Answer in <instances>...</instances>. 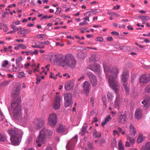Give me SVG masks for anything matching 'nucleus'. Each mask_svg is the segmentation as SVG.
Listing matches in <instances>:
<instances>
[{
  "instance_id": "6e6552de",
  "label": "nucleus",
  "mask_w": 150,
  "mask_h": 150,
  "mask_svg": "<svg viewBox=\"0 0 150 150\" xmlns=\"http://www.w3.org/2000/svg\"><path fill=\"white\" fill-rule=\"evenodd\" d=\"M47 138V137H45V136L39 134L36 140V142L38 144V146H40L42 144L45 143L46 142Z\"/></svg>"
},
{
  "instance_id": "f704fd0d",
  "label": "nucleus",
  "mask_w": 150,
  "mask_h": 150,
  "mask_svg": "<svg viewBox=\"0 0 150 150\" xmlns=\"http://www.w3.org/2000/svg\"><path fill=\"white\" fill-rule=\"evenodd\" d=\"M128 75L125 76L123 75L122 76V81L124 83H125L127 81V79L128 78Z\"/></svg>"
},
{
  "instance_id": "58836bf2",
  "label": "nucleus",
  "mask_w": 150,
  "mask_h": 150,
  "mask_svg": "<svg viewBox=\"0 0 150 150\" xmlns=\"http://www.w3.org/2000/svg\"><path fill=\"white\" fill-rule=\"evenodd\" d=\"M57 75L56 74L54 75V74L52 73H50V77L51 79H55L57 78Z\"/></svg>"
},
{
  "instance_id": "a878e982",
  "label": "nucleus",
  "mask_w": 150,
  "mask_h": 150,
  "mask_svg": "<svg viewBox=\"0 0 150 150\" xmlns=\"http://www.w3.org/2000/svg\"><path fill=\"white\" fill-rule=\"evenodd\" d=\"M150 150V142L147 143L145 145L143 146L141 150Z\"/></svg>"
},
{
  "instance_id": "6e6d98bb",
  "label": "nucleus",
  "mask_w": 150,
  "mask_h": 150,
  "mask_svg": "<svg viewBox=\"0 0 150 150\" xmlns=\"http://www.w3.org/2000/svg\"><path fill=\"white\" fill-rule=\"evenodd\" d=\"M42 72L40 73L41 74H44L45 75H46L47 74V73L46 72L44 71V68L43 67H42Z\"/></svg>"
},
{
  "instance_id": "09e8293b",
  "label": "nucleus",
  "mask_w": 150,
  "mask_h": 150,
  "mask_svg": "<svg viewBox=\"0 0 150 150\" xmlns=\"http://www.w3.org/2000/svg\"><path fill=\"white\" fill-rule=\"evenodd\" d=\"M0 116L1 117V120H0V121H2L4 119V116L3 115L2 112H0Z\"/></svg>"
},
{
  "instance_id": "393cba45",
  "label": "nucleus",
  "mask_w": 150,
  "mask_h": 150,
  "mask_svg": "<svg viewBox=\"0 0 150 150\" xmlns=\"http://www.w3.org/2000/svg\"><path fill=\"white\" fill-rule=\"evenodd\" d=\"M142 103L144 105V106L145 107L147 108L150 105V100L148 99L144 100L142 101Z\"/></svg>"
},
{
  "instance_id": "3c124183",
  "label": "nucleus",
  "mask_w": 150,
  "mask_h": 150,
  "mask_svg": "<svg viewBox=\"0 0 150 150\" xmlns=\"http://www.w3.org/2000/svg\"><path fill=\"white\" fill-rule=\"evenodd\" d=\"M12 48V47L11 46H9L8 47V51L10 52L11 53L13 52V50L11 49Z\"/></svg>"
},
{
  "instance_id": "864d4df0",
  "label": "nucleus",
  "mask_w": 150,
  "mask_h": 150,
  "mask_svg": "<svg viewBox=\"0 0 150 150\" xmlns=\"http://www.w3.org/2000/svg\"><path fill=\"white\" fill-rule=\"evenodd\" d=\"M81 21V19L80 18H76L75 19V22L76 23H78L79 22Z\"/></svg>"
},
{
  "instance_id": "37998d69",
  "label": "nucleus",
  "mask_w": 150,
  "mask_h": 150,
  "mask_svg": "<svg viewBox=\"0 0 150 150\" xmlns=\"http://www.w3.org/2000/svg\"><path fill=\"white\" fill-rule=\"evenodd\" d=\"M128 138L129 140L130 141L131 143L133 144L134 142L135 141V140H134V139L133 138H131L129 137H128Z\"/></svg>"
},
{
  "instance_id": "aec40b11",
  "label": "nucleus",
  "mask_w": 150,
  "mask_h": 150,
  "mask_svg": "<svg viewBox=\"0 0 150 150\" xmlns=\"http://www.w3.org/2000/svg\"><path fill=\"white\" fill-rule=\"evenodd\" d=\"M129 127L130 128L129 133L132 136H134L136 134V132L132 124H130Z\"/></svg>"
},
{
  "instance_id": "b1692460",
  "label": "nucleus",
  "mask_w": 150,
  "mask_h": 150,
  "mask_svg": "<svg viewBox=\"0 0 150 150\" xmlns=\"http://www.w3.org/2000/svg\"><path fill=\"white\" fill-rule=\"evenodd\" d=\"M145 139V137L142 134H139L137 139V142L138 143L142 142Z\"/></svg>"
},
{
  "instance_id": "a211bd4d",
  "label": "nucleus",
  "mask_w": 150,
  "mask_h": 150,
  "mask_svg": "<svg viewBox=\"0 0 150 150\" xmlns=\"http://www.w3.org/2000/svg\"><path fill=\"white\" fill-rule=\"evenodd\" d=\"M89 17V16H87L84 17L83 19V21L80 23L79 25L80 26H81L84 25H87L88 24V22L87 21H88V22H89L90 21Z\"/></svg>"
},
{
  "instance_id": "79ce46f5",
  "label": "nucleus",
  "mask_w": 150,
  "mask_h": 150,
  "mask_svg": "<svg viewBox=\"0 0 150 150\" xmlns=\"http://www.w3.org/2000/svg\"><path fill=\"white\" fill-rule=\"evenodd\" d=\"M3 27V30L4 32H6L8 31L9 29L6 25H4Z\"/></svg>"
},
{
  "instance_id": "338daca9",
  "label": "nucleus",
  "mask_w": 150,
  "mask_h": 150,
  "mask_svg": "<svg viewBox=\"0 0 150 150\" xmlns=\"http://www.w3.org/2000/svg\"><path fill=\"white\" fill-rule=\"evenodd\" d=\"M127 28L128 29L130 30H133V28L130 25H129L127 26Z\"/></svg>"
},
{
  "instance_id": "9d476101",
  "label": "nucleus",
  "mask_w": 150,
  "mask_h": 150,
  "mask_svg": "<svg viewBox=\"0 0 150 150\" xmlns=\"http://www.w3.org/2000/svg\"><path fill=\"white\" fill-rule=\"evenodd\" d=\"M52 134V132L49 131L46 129H42L40 132V134L42 136H45L47 137H49Z\"/></svg>"
},
{
  "instance_id": "de8ad7c7",
  "label": "nucleus",
  "mask_w": 150,
  "mask_h": 150,
  "mask_svg": "<svg viewBox=\"0 0 150 150\" xmlns=\"http://www.w3.org/2000/svg\"><path fill=\"white\" fill-rule=\"evenodd\" d=\"M38 51L37 50H34V52H31V54L32 55L33 54H35V55H37L38 54Z\"/></svg>"
},
{
  "instance_id": "72a5a7b5",
  "label": "nucleus",
  "mask_w": 150,
  "mask_h": 150,
  "mask_svg": "<svg viewBox=\"0 0 150 150\" xmlns=\"http://www.w3.org/2000/svg\"><path fill=\"white\" fill-rule=\"evenodd\" d=\"M118 147L120 150H124V147L122 145L121 141H120L118 142Z\"/></svg>"
},
{
  "instance_id": "c756f323",
  "label": "nucleus",
  "mask_w": 150,
  "mask_h": 150,
  "mask_svg": "<svg viewBox=\"0 0 150 150\" xmlns=\"http://www.w3.org/2000/svg\"><path fill=\"white\" fill-rule=\"evenodd\" d=\"M139 18L143 21H147L150 19V18L149 16H141Z\"/></svg>"
},
{
  "instance_id": "f257e3e1",
  "label": "nucleus",
  "mask_w": 150,
  "mask_h": 150,
  "mask_svg": "<svg viewBox=\"0 0 150 150\" xmlns=\"http://www.w3.org/2000/svg\"><path fill=\"white\" fill-rule=\"evenodd\" d=\"M105 71L108 77V81L110 87L114 88L118 85V82L116 79L118 69L116 68H105Z\"/></svg>"
},
{
  "instance_id": "2f4dec72",
  "label": "nucleus",
  "mask_w": 150,
  "mask_h": 150,
  "mask_svg": "<svg viewBox=\"0 0 150 150\" xmlns=\"http://www.w3.org/2000/svg\"><path fill=\"white\" fill-rule=\"evenodd\" d=\"M18 77L19 78H23L25 77L24 72L22 71L18 72Z\"/></svg>"
},
{
  "instance_id": "4c0bfd02",
  "label": "nucleus",
  "mask_w": 150,
  "mask_h": 150,
  "mask_svg": "<svg viewBox=\"0 0 150 150\" xmlns=\"http://www.w3.org/2000/svg\"><path fill=\"white\" fill-rule=\"evenodd\" d=\"M145 91L146 93H150V84L148 85L145 88Z\"/></svg>"
},
{
  "instance_id": "f8f14e48",
  "label": "nucleus",
  "mask_w": 150,
  "mask_h": 150,
  "mask_svg": "<svg viewBox=\"0 0 150 150\" xmlns=\"http://www.w3.org/2000/svg\"><path fill=\"white\" fill-rule=\"evenodd\" d=\"M58 133L66 134L68 132V128L63 125L60 126L57 129Z\"/></svg>"
},
{
  "instance_id": "0eeeda50",
  "label": "nucleus",
  "mask_w": 150,
  "mask_h": 150,
  "mask_svg": "<svg viewBox=\"0 0 150 150\" xmlns=\"http://www.w3.org/2000/svg\"><path fill=\"white\" fill-rule=\"evenodd\" d=\"M65 106L67 107L71 105L72 103V96L70 94H66L65 95Z\"/></svg>"
},
{
  "instance_id": "ddd939ff",
  "label": "nucleus",
  "mask_w": 150,
  "mask_h": 150,
  "mask_svg": "<svg viewBox=\"0 0 150 150\" xmlns=\"http://www.w3.org/2000/svg\"><path fill=\"white\" fill-rule=\"evenodd\" d=\"M90 84L87 81L84 82L83 85V90L84 93L87 95L89 92Z\"/></svg>"
},
{
  "instance_id": "680f3d73",
  "label": "nucleus",
  "mask_w": 150,
  "mask_h": 150,
  "mask_svg": "<svg viewBox=\"0 0 150 150\" xmlns=\"http://www.w3.org/2000/svg\"><path fill=\"white\" fill-rule=\"evenodd\" d=\"M16 40L18 42H23L24 41L23 39H16Z\"/></svg>"
},
{
  "instance_id": "a18cd8bd",
  "label": "nucleus",
  "mask_w": 150,
  "mask_h": 150,
  "mask_svg": "<svg viewBox=\"0 0 150 150\" xmlns=\"http://www.w3.org/2000/svg\"><path fill=\"white\" fill-rule=\"evenodd\" d=\"M96 40L98 41L101 42L103 40V39L102 37H99L96 38Z\"/></svg>"
},
{
  "instance_id": "20e7f679",
  "label": "nucleus",
  "mask_w": 150,
  "mask_h": 150,
  "mask_svg": "<svg viewBox=\"0 0 150 150\" xmlns=\"http://www.w3.org/2000/svg\"><path fill=\"white\" fill-rule=\"evenodd\" d=\"M57 117L55 113H52L49 116L47 123L51 126H55L57 122Z\"/></svg>"
},
{
  "instance_id": "dca6fc26",
  "label": "nucleus",
  "mask_w": 150,
  "mask_h": 150,
  "mask_svg": "<svg viewBox=\"0 0 150 150\" xmlns=\"http://www.w3.org/2000/svg\"><path fill=\"white\" fill-rule=\"evenodd\" d=\"M142 114L141 110L139 108L137 109L136 110L135 112V117L137 119H140L141 118Z\"/></svg>"
},
{
  "instance_id": "6ab92c4d",
  "label": "nucleus",
  "mask_w": 150,
  "mask_h": 150,
  "mask_svg": "<svg viewBox=\"0 0 150 150\" xmlns=\"http://www.w3.org/2000/svg\"><path fill=\"white\" fill-rule=\"evenodd\" d=\"M127 120V117L125 115H121L119 118V122L122 124L125 123Z\"/></svg>"
},
{
  "instance_id": "ea45409f",
  "label": "nucleus",
  "mask_w": 150,
  "mask_h": 150,
  "mask_svg": "<svg viewBox=\"0 0 150 150\" xmlns=\"http://www.w3.org/2000/svg\"><path fill=\"white\" fill-rule=\"evenodd\" d=\"M20 48L25 50L27 48V47L23 44H18Z\"/></svg>"
},
{
  "instance_id": "4be33fe9",
  "label": "nucleus",
  "mask_w": 150,
  "mask_h": 150,
  "mask_svg": "<svg viewBox=\"0 0 150 150\" xmlns=\"http://www.w3.org/2000/svg\"><path fill=\"white\" fill-rule=\"evenodd\" d=\"M44 125V121L43 120H41L37 122L35 124L36 128L39 129L40 128H42Z\"/></svg>"
},
{
  "instance_id": "8fccbe9b",
  "label": "nucleus",
  "mask_w": 150,
  "mask_h": 150,
  "mask_svg": "<svg viewBox=\"0 0 150 150\" xmlns=\"http://www.w3.org/2000/svg\"><path fill=\"white\" fill-rule=\"evenodd\" d=\"M37 37L38 38H44L45 37V36L43 34H39L38 35Z\"/></svg>"
},
{
  "instance_id": "f03ea898",
  "label": "nucleus",
  "mask_w": 150,
  "mask_h": 150,
  "mask_svg": "<svg viewBox=\"0 0 150 150\" xmlns=\"http://www.w3.org/2000/svg\"><path fill=\"white\" fill-rule=\"evenodd\" d=\"M8 132L11 135V139L12 144L14 145L18 144L19 141V138L21 137L23 132L13 128L8 130Z\"/></svg>"
},
{
  "instance_id": "5fc2aeb1",
  "label": "nucleus",
  "mask_w": 150,
  "mask_h": 150,
  "mask_svg": "<svg viewBox=\"0 0 150 150\" xmlns=\"http://www.w3.org/2000/svg\"><path fill=\"white\" fill-rule=\"evenodd\" d=\"M42 42L43 43V45L44 44L45 45H48L50 44V42L48 41H46Z\"/></svg>"
},
{
  "instance_id": "423d86ee",
  "label": "nucleus",
  "mask_w": 150,
  "mask_h": 150,
  "mask_svg": "<svg viewBox=\"0 0 150 150\" xmlns=\"http://www.w3.org/2000/svg\"><path fill=\"white\" fill-rule=\"evenodd\" d=\"M57 65L62 67H65L68 66V57H64L61 55Z\"/></svg>"
},
{
  "instance_id": "49530a36",
  "label": "nucleus",
  "mask_w": 150,
  "mask_h": 150,
  "mask_svg": "<svg viewBox=\"0 0 150 150\" xmlns=\"http://www.w3.org/2000/svg\"><path fill=\"white\" fill-rule=\"evenodd\" d=\"M21 22L19 21H13L12 22L13 24H15L16 25H18L20 24Z\"/></svg>"
},
{
  "instance_id": "5701e85b",
  "label": "nucleus",
  "mask_w": 150,
  "mask_h": 150,
  "mask_svg": "<svg viewBox=\"0 0 150 150\" xmlns=\"http://www.w3.org/2000/svg\"><path fill=\"white\" fill-rule=\"evenodd\" d=\"M31 30L30 29H26L25 28L21 29V30L18 32V33L19 34H24L26 33H28L31 31Z\"/></svg>"
},
{
  "instance_id": "bb28decb",
  "label": "nucleus",
  "mask_w": 150,
  "mask_h": 150,
  "mask_svg": "<svg viewBox=\"0 0 150 150\" xmlns=\"http://www.w3.org/2000/svg\"><path fill=\"white\" fill-rule=\"evenodd\" d=\"M111 119V117H110V116L109 115H108L105 118V121L102 122V126H104L107 122H108Z\"/></svg>"
},
{
  "instance_id": "f3484780",
  "label": "nucleus",
  "mask_w": 150,
  "mask_h": 150,
  "mask_svg": "<svg viewBox=\"0 0 150 150\" xmlns=\"http://www.w3.org/2000/svg\"><path fill=\"white\" fill-rule=\"evenodd\" d=\"M148 81L149 80L146 76L145 75H143L140 77L139 82L141 83H147Z\"/></svg>"
},
{
  "instance_id": "603ef678",
  "label": "nucleus",
  "mask_w": 150,
  "mask_h": 150,
  "mask_svg": "<svg viewBox=\"0 0 150 150\" xmlns=\"http://www.w3.org/2000/svg\"><path fill=\"white\" fill-rule=\"evenodd\" d=\"M128 47L127 46H123L121 47V49L124 51H126Z\"/></svg>"
},
{
  "instance_id": "052dcab7",
  "label": "nucleus",
  "mask_w": 150,
  "mask_h": 150,
  "mask_svg": "<svg viewBox=\"0 0 150 150\" xmlns=\"http://www.w3.org/2000/svg\"><path fill=\"white\" fill-rule=\"evenodd\" d=\"M120 7V6L119 5H117L116 6L113 7V9H118Z\"/></svg>"
},
{
  "instance_id": "7ed1b4c3",
  "label": "nucleus",
  "mask_w": 150,
  "mask_h": 150,
  "mask_svg": "<svg viewBox=\"0 0 150 150\" xmlns=\"http://www.w3.org/2000/svg\"><path fill=\"white\" fill-rule=\"evenodd\" d=\"M21 101V98L19 97H16L13 99V102L11 104L12 106L15 107L13 111V115L16 119L19 118L21 115V108L20 104Z\"/></svg>"
},
{
  "instance_id": "bf43d9fd",
  "label": "nucleus",
  "mask_w": 150,
  "mask_h": 150,
  "mask_svg": "<svg viewBox=\"0 0 150 150\" xmlns=\"http://www.w3.org/2000/svg\"><path fill=\"white\" fill-rule=\"evenodd\" d=\"M50 66V64H47V65H46L45 67V68L47 69V71H49V67Z\"/></svg>"
},
{
  "instance_id": "9b49d317",
  "label": "nucleus",
  "mask_w": 150,
  "mask_h": 150,
  "mask_svg": "<svg viewBox=\"0 0 150 150\" xmlns=\"http://www.w3.org/2000/svg\"><path fill=\"white\" fill-rule=\"evenodd\" d=\"M68 66L70 67L73 68L75 67L76 62L75 59L73 57H68Z\"/></svg>"
},
{
  "instance_id": "774afa93",
  "label": "nucleus",
  "mask_w": 150,
  "mask_h": 150,
  "mask_svg": "<svg viewBox=\"0 0 150 150\" xmlns=\"http://www.w3.org/2000/svg\"><path fill=\"white\" fill-rule=\"evenodd\" d=\"M14 48L16 50H19V49H20V47H19V45L18 44L17 45V46L14 47Z\"/></svg>"
},
{
  "instance_id": "cd10ccee",
  "label": "nucleus",
  "mask_w": 150,
  "mask_h": 150,
  "mask_svg": "<svg viewBox=\"0 0 150 150\" xmlns=\"http://www.w3.org/2000/svg\"><path fill=\"white\" fill-rule=\"evenodd\" d=\"M101 136L100 132H97L96 130L93 131V136L96 138H99Z\"/></svg>"
},
{
  "instance_id": "e433bc0d",
  "label": "nucleus",
  "mask_w": 150,
  "mask_h": 150,
  "mask_svg": "<svg viewBox=\"0 0 150 150\" xmlns=\"http://www.w3.org/2000/svg\"><path fill=\"white\" fill-rule=\"evenodd\" d=\"M119 101L117 99L116 100V102L115 103V108L117 109H119Z\"/></svg>"
},
{
  "instance_id": "412c9836",
  "label": "nucleus",
  "mask_w": 150,
  "mask_h": 150,
  "mask_svg": "<svg viewBox=\"0 0 150 150\" xmlns=\"http://www.w3.org/2000/svg\"><path fill=\"white\" fill-rule=\"evenodd\" d=\"M8 71L11 72L16 71L17 70V68L15 67L14 64H10L7 67Z\"/></svg>"
},
{
  "instance_id": "2eb2a0df",
  "label": "nucleus",
  "mask_w": 150,
  "mask_h": 150,
  "mask_svg": "<svg viewBox=\"0 0 150 150\" xmlns=\"http://www.w3.org/2000/svg\"><path fill=\"white\" fill-rule=\"evenodd\" d=\"M89 78L92 85L94 86H96L97 83V80L96 76L91 75L90 76Z\"/></svg>"
},
{
  "instance_id": "c9c22d12",
  "label": "nucleus",
  "mask_w": 150,
  "mask_h": 150,
  "mask_svg": "<svg viewBox=\"0 0 150 150\" xmlns=\"http://www.w3.org/2000/svg\"><path fill=\"white\" fill-rule=\"evenodd\" d=\"M8 62L7 60H4L2 63V67H6L7 66V65L8 64Z\"/></svg>"
},
{
  "instance_id": "13d9d810",
  "label": "nucleus",
  "mask_w": 150,
  "mask_h": 150,
  "mask_svg": "<svg viewBox=\"0 0 150 150\" xmlns=\"http://www.w3.org/2000/svg\"><path fill=\"white\" fill-rule=\"evenodd\" d=\"M30 63H28L26 64H24V67L25 68H27L30 65Z\"/></svg>"
},
{
  "instance_id": "c85d7f7f",
  "label": "nucleus",
  "mask_w": 150,
  "mask_h": 150,
  "mask_svg": "<svg viewBox=\"0 0 150 150\" xmlns=\"http://www.w3.org/2000/svg\"><path fill=\"white\" fill-rule=\"evenodd\" d=\"M36 42L37 45L38 47V48L42 49H43L44 48L45 46L43 45V43L42 42Z\"/></svg>"
},
{
  "instance_id": "473e14b6",
  "label": "nucleus",
  "mask_w": 150,
  "mask_h": 150,
  "mask_svg": "<svg viewBox=\"0 0 150 150\" xmlns=\"http://www.w3.org/2000/svg\"><path fill=\"white\" fill-rule=\"evenodd\" d=\"M0 140L2 142H5L6 140V136L4 135H2L0 133Z\"/></svg>"
},
{
  "instance_id": "1a4fd4ad",
  "label": "nucleus",
  "mask_w": 150,
  "mask_h": 150,
  "mask_svg": "<svg viewBox=\"0 0 150 150\" xmlns=\"http://www.w3.org/2000/svg\"><path fill=\"white\" fill-rule=\"evenodd\" d=\"M61 97L60 96H57L55 97L53 105V108L56 110H58L59 109L60 105V100Z\"/></svg>"
},
{
  "instance_id": "7c9ffc66",
  "label": "nucleus",
  "mask_w": 150,
  "mask_h": 150,
  "mask_svg": "<svg viewBox=\"0 0 150 150\" xmlns=\"http://www.w3.org/2000/svg\"><path fill=\"white\" fill-rule=\"evenodd\" d=\"M22 58L21 56L18 57L16 59V63L17 65H19L22 61Z\"/></svg>"
},
{
  "instance_id": "69168bd1",
  "label": "nucleus",
  "mask_w": 150,
  "mask_h": 150,
  "mask_svg": "<svg viewBox=\"0 0 150 150\" xmlns=\"http://www.w3.org/2000/svg\"><path fill=\"white\" fill-rule=\"evenodd\" d=\"M139 12L141 13L144 14L146 13V11L145 10H142L139 11Z\"/></svg>"
},
{
  "instance_id": "c03bdc74",
  "label": "nucleus",
  "mask_w": 150,
  "mask_h": 150,
  "mask_svg": "<svg viewBox=\"0 0 150 150\" xmlns=\"http://www.w3.org/2000/svg\"><path fill=\"white\" fill-rule=\"evenodd\" d=\"M113 135L115 136L117 135V136H119V134L118 132V131L116 130H114L113 131Z\"/></svg>"
},
{
  "instance_id": "4d7b16f0",
  "label": "nucleus",
  "mask_w": 150,
  "mask_h": 150,
  "mask_svg": "<svg viewBox=\"0 0 150 150\" xmlns=\"http://www.w3.org/2000/svg\"><path fill=\"white\" fill-rule=\"evenodd\" d=\"M111 34L112 35H119V33L115 31H113L111 33Z\"/></svg>"
},
{
  "instance_id": "e2e57ef3",
  "label": "nucleus",
  "mask_w": 150,
  "mask_h": 150,
  "mask_svg": "<svg viewBox=\"0 0 150 150\" xmlns=\"http://www.w3.org/2000/svg\"><path fill=\"white\" fill-rule=\"evenodd\" d=\"M63 76H66V78L67 79H68V78H69V77H70V76L69 74H64Z\"/></svg>"
},
{
  "instance_id": "4468645a",
  "label": "nucleus",
  "mask_w": 150,
  "mask_h": 150,
  "mask_svg": "<svg viewBox=\"0 0 150 150\" xmlns=\"http://www.w3.org/2000/svg\"><path fill=\"white\" fill-rule=\"evenodd\" d=\"M74 86V82L72 81L67 82L65 85L64 88L67 90H70L73 88Z\"/></svg>"
},
{
  "instance_id": "39448f33",
  "label": "nucleus",
  "mask_w": 150,
  "mask_h": 150,
  "mask_svg": "<svg viewBox=\"0 0 150 150\" xmlns=\"http://www.w3.org/2000/svg\"><path fill=\"white\" fill-rule=\"evenodd\" d=\"M61 55L51 53L48 55V58L49 60L52 62L56 63L57 65Z\"/></svg>"
},
{
  "instance_id": "a19ab883",
  "label": "nucleus",
  "mask_w": 150,
  "mask_h": 150,
  "mask_svg": "<svg viewBox=\"0 0 150 150\" xmlns=\"http://www.w3.org/2000/svg\"><path fill=\"white\" fill-rule=\"evenodd\" d=\"M61 12V8L60 7H58L57 8L56 11L55 13L56 14H59Z\"/></svg>"
},
{
  "instance_id": "0e129e2a",
  "label": "nucleus",
  "mask_w": 150,
  "mask_h": 150,
  "mask_svg": "<svg viewBox=\"0 0 150 150\" xmlns=\"http://www.w3.org/2000/svg\"><path fill=\"white\" fill-rule=\"evenodd\" d=\"M107 40L108 41H111L112 40V38L111 37H108L107 38Z\"/></svg>"
}]
</instances>
